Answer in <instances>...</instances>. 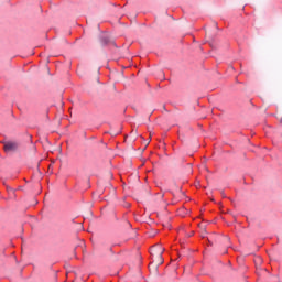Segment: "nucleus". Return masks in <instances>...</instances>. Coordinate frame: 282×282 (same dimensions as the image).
I'll return each instance as SVG.
<instances>
[{"instance_id": "nucleus-9", "label": "nucleus", "mask_w": 282, "mask_h": 282, "mask_svg": "<svg viewBox=\"0 0 282 282\" xmlns=\"http://www.w3.org/2000/svg\"><path fill=\"white\" fill-rule=\"evenodd\" d=\"M209 245L213 246V242L209 241Z\"/></svg>"}, {"instance_id": "nucleus-6", "label": "nucleus", "mask_w": 282, "mask_h": 282, "mask_svg": "<svg viewBox=\"0 0 282 282\" xmlns=\"http://www.w3.org/2000/svg\"><path fill=\"white\" fill-rule=\"evenodd\" d=\"M111 254H116V252H113V248H109Z\"/></svg>"}, {"instance_id": "nucleus-2", "label": "nucleus", "mask_w": 282, "mask_h": 282, "mask_svg": "<svg viewBox=\"0 0 282 282\" xmlns=\"http://www.w3.org/2000/svg\"><path fill=\"white\" fill-rule=\"evenodd\" d=\"M99 41L100 44L102 45V47L107 46V45H113L115 47H118V45L116 44V42L111 41V37H109V35L107 34H101L99 36Z\"/></svg>"}, {"instance_id": "nucleus-5", "label": "nucleus", "mask_w": 282, "mask_h": 282, "mask_svg": "<svg viewBox=\"0 0 282 282\" xmlns=\"http://www.w3.org/2000/svg\"><path fill=\"white\" fill-rule=\"evenodd\" d=\"M7 192L8 193H17V189L10 187V186H7Z\"/></svg>"}, {"instance_id": "nucleus-8", "label": "nucleus", "mask_w": 282, "mask_h": 282, "mask_svg": "<svg viewBox=\"0 0 282 282\" xmlns=\"http://www.w3.org/2000/svg\"><path fill=\"white\" fill-rule=\"evenodd\" d=\"M223 197H226V194L223 193Z\"/></svg>"}, {"instance_id": "nucleus-1", "label": "nucleus", "mask_w": 282, "mask_h": 282, "mask_svg": "<svg viewBox=\"0 0 282 282\" xmlns=\"http://www.w3.org/2000/svg\"><path fill=\"white\" fill-rule=\"evenodd\" d=\"M0 144H3V151L4 153H17L19 151V148L21 147V143L18 141H0Z\"/></svg>"}, {"instance_id": "nucleus-3", "label": "nucleus", "mask_w": 282, "mask_h": 282, "mask_svg": "<svg viewBox=\"0 0 282 282\" xmlns=\"http://www.w3.org/2000/svg\"><path fill=\"white\" fill-rule=\"evenodd\" d=\"M162 254H164V249H159V251H156V257L153 261H155L158 268L159 265H162V263H164V258L162 257Z\"/></svg>"}, {"instance_id": "nucleus-4", "label": "nucleus", "mask_w": 282, "mask_h": 282, "mask_svg": "<svg viewBox=\"0 0 282 282\" xmlns=\"http://www.w3.org/2000/svg\"><path fill=\"white\" fill-rule=\"evenodd\" d=\"M198 228H200V230H204L205 235H206V225L199 223L198 224Z\"/></svg>"}, {"instance_id": "nucleus-10", "label": "nucleus", "mask_w": 282, "mask_h": 282, "mask_svg": "<svg viewBox=\"0 0 282 282\" xmlns=\"http://www.w3.org/2000/svg\"><path fill=\"white\" fill-rule=\"evenodd\" d=\"M128 226H131V224H130V223H128Z\"/></svg>"}, {"instance_id": "nucleus-7", "label": "nucleus", "mask_w": 282, "mask_h": 282, "mask_svg": "<svg viewBox=\"0 0 282 282\" xmlns=\"http://www.w3.org/2000/svg\"><path fill=\"white\" fill-rule=\"evenodd\" d=\"M151 257H152V259L155 257V254H153V252H151Z\"/></svg>"}]
</instances>
